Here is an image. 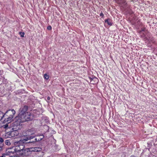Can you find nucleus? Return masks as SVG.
I'll list each match as a JSON object with an SVG mask.
<instances>
[{
	"instance_id": "f8f14e48",
	"label": "nucleus",
	"mask_w": 157,
	"mask_h": 157,
	"mask_svg": "<svg viewBox=\"0 0 157 157\" xmlns=\"http://www.w3.org/2000/svg\"><path fill=\"white\" fill-rule=\"evenodd\" d=\"M5 143L7 145H10V143L9 140H6L5 141Z\"/></svg>"
},
{
	"instance_id": "ddd939ff",
	"label": "nucleus",
	"mask_w": 157,
	"mask_h": 157,
	"mask_svg": "<svg viewBox=\"0 0 157 157\" xmlns=\"http://www.w3.org/2000/svg\"><path fill=\"white\" fill-rule=\"evenodd\" d=\"M44 78L47 80H48L49 78V75L46 74H44Z\"/></svg>"
},
{
	"instance_id": "412c9836",
	"label": "nucleus",
	"mask_w": 157,
	"mask_h": 157,
	"mask_svg": "<svg viewBox=\"0 0 157 157\" xmlns=\"http://www.w3.org/2000/svg\"><path fill=\"white\" fill-rule=\"evenodd\" d=\"M5 157V156H3V155H2V156H1V157Z\"/></svg>"
},
{
	"instance_id": "aec40b11",
	"label": "nucleus",
	"mask_w": 157,
	"mask_h": 157,
	"mask_svg": "<svg viewBox=\"0 0 157 157\" xmlns=\"http://www.w3.org/2000/svg\"><path fill=\"white\" fill-rule=\"evenodd\" d=\"M145 30H141V31H140V32L141 33V32H142L143 31H144Z\"/></svg>"
},
{
	"instance_id": "dca6fc26",
	"label": "nucleus",
	"mask_w": 157,
	"mask_h": 157,
	"mask_svg": "<svg viewBox=\"0 0 157 157\" xmlns=\"http://www.w3.org/2000/svg\"><path fill=\"white\" fill-rule=\"evenodd\" d=\"M47 29H52V27L51 26H48L47 28Z\"/></svg>"
},
{
	"instance_id": "a211bd4d",
	"label": "nucleus",
	"mask_w": 157,
	"mask_h": 157,
	"mask_svg": "<svg viewBox=\"0 0 157 157\" xmlns=\"http://www.w3.org/2000/svg\"><path fill=\"white\" fill-rule=\"evenodd\" d=\"M2 145H1V146H0V151L2 150Z\"/></svg>"
},
{
	"instance_id": "f3484780",
	"label": "nucleus",
	"mask_w": 157,
	"mask_h": 157,
	"mask_svg": "<svg viewBox=\"0 0 157 157\" xmlns=\"http://www.w3.org/2000/svg\"><path fill=\"white\" fill-rule=\"evenodd\" d=\"M100 16L101 17H103L104 16V14H103L102 13H100Z\"/></svg>"
},
{
	"instance_id": "9d476101",
	"label": "nucleus",
	"mask_w": 157,
	"mask_h": 157,
	"mask_svg": "<svg viewBox=\"0 0 157 157\" xmlns=\"http://www.w3.org/2000/svg\"><path fill=\"white\" fill-rule=\"evenodd\" d=\"M105 22H107V24L109 25H111L112 23L110 19H107L105 21Z\"/></svg>"
},
{
	"instance_id": "0eeeda50",
	"label": "nucleus",
	"mask_w": 157,
	"mask_h": 157,
	"mask_svg": "<svg viewBox=\"0 0 157 157\" xmlns=\"http://www.w3.org/2000/svg\"><path fill=\"white\" fill-rule=\"evenodd\" d=\"M28 109V107L27 105H25L21 109V110L20 113H19V115L22 114L23 113H26V112Z\"/></svg>"
},
{
	"instance_id": "2eb2a0df",
	"label": "nucleus",
	"mask_w": 157,
	"mask_h": 157,
	"mask_svg": "<svg viewBox=\"0 0 157 157\" xmlns=\"http://www.w3.org/2000/svg\"><path fill=\"white\" fill-rule=\"evenodd\" d=\"M4 142V140L2 138H0V145H3V144H2Z\"/></svg>"
},
{
	"instance_id": "9b49d317",
	"label": "nucleus",
	"mask_w": 157,
	"mask_h": 157,
	"mask_svg": "<svg viewBox=\"0 0 157 157\" xmlns=\"http://www.w3.org/2000/svg\"><path fill=\"white\" fill-rule=\"evenodd\" d=\"M8 124H4L3 125H2V127L3 128H4L5 129H7L8 128H9L10 127H8Z\"/></svg>"
},
{
	"instance_id": "4be33fe9",
	"label": "nucleus",
	"mask_w": 157,
	"mask_h": 157,
	"mask_svg": "<svg viewBox=\"0 0 157 157\" xmlns=\"http://www.w3.org/2000/svg\"><path fill=\"white\" fill-rule=\"evenodd\" d=\"M35 139L36 140V139Z\"/></svg>"
},
{
	"instance_id": "5701e85b",
	"label": "nucleus",
	"mask_w": 157,
	"mask_h": 157,
	"mask_svg": "<svg viewBox=\"0 0 157 157\" xmlns=\"http://www.w3.org/2000/svg\"><path fill=\"white\" fill-rule=\"evenodd\" d=\"M1 71H0V72Z\"/></svg>"
},
{
	"instance_id": "1a4fd4ad",
	"label": "nucleus",
	"mask_w": 157,
	"mask_h": 157,
	"mask_svg": "<svg viewBox=\"0 0 157 157\" xmlns=\"http://www.w3.org/2000/svg\"><path fill=\"white\" fill-rule=\"evenodd\" d=\"M4 114H3V113L0 111V121L4 119Z\"/></svg>"
},
{
	"instance_id": "f257e3e1",
	"label": "nucleus",
	"mask_w": 157,
	"mask_h": 157,
	"mask_svg": "<svg viewBox=\"0 0 157 157\" xmlns=\"http://www.w3.org/2000/svg\"><path fill=\"white\" fill-rule=\"evenodd\" d=\"M31 137H26L25 139H22L19 141L14 143V149L16 152V154L20 156H24L25 155L26 152H28V149H25L24 143H30V142H27L29 140L31 139Z\"/></svg>"
},
{
	"instance_id": "4468645a",
	"label": "nucleus",
	"mask_w": 157,
	"mask_h": 157,
	"mask_svg": "<svg viewBox=\"0 0 157 157\" xmlns=\"http://www.w3.org/2000/svg\"><path fill=\"white\" fill-rule=\"evenodd\" d=\"M19 34L21 37H23L25 35V33L24 32H19Z\"/></svg>"
},
{
	"instance_id": "20e7f679",
	"label": "nucleus",
	"mask_w": 157,
	"mask_h": 157,
	"mask_svg": "<svg viewBox=\"0 0 157 157\" xmlns=\"http://www.w3.org/2000/svg\"><path fill=\"white\" fill-rule=\"evenodd\" d=\"M6 152L8 155L11 156H14L16 154V152L14 147H10L7 149L6 150Z\"/></svg>"
},
{
	"instance_id": "7ed1b4c3",
	"label": "nucleus",
	"mask_w": 157,
	"mask_h": 157,
	"mask_svg": "<svg viewBox=\"0 0 157 157\" xmlns=\"http://www.w3.org/2000/svg\"><path fill=\"white\" fill-rule=\"evenodd\" d=\"M31 116V113L29 112H27L26 113L19 115V117L20 118L21 122H24L30 121Z\"/></svg>"
},
{
	"instance_id": "f03ea898",
	"label": "nucleus",
	"mask_w": 157,
	"mask_h": 157,
	"mask_svg": "<svg viewBox=\"0 0 157 157\" xmlns=\"http://www.w3.org/2000/svg\"><path fill=\"white\" fill-rule=\"evenodd\" d=\"M15 113V111L14 109H9L7 110L4 114V122H8L9 123L13 120V118Z\"/></svg>"
},
{
	"instance_id": "423d86ee",
	"label": "nucleus",
	"mask_w": 157,
	"mask_h": 157,
	"mask_svg": "<svg viewBox=\"0 0 157 157\" xmlns=\"http://www.w3.org/2000/svg\"><path fill=\"white\" fill-rule=\"evenodd\" d=\"M17 118L18 119H16L17 120L15 121L13 123V126L14 127H17L19 126L21 123L22 122H21V121L19 117Z\"/></svg>"
},
{
	"instance_id": "6e6552de",
	"label": "nucleus",
	"mask_w": 157,
	"mask_h": 157,
	"mask_svg": "<svg viewBox=\"0 0 157 157\" xmlns=\"http://www.w3.org/2000/svg\"><path fill=\"white\" fill-rule=\"evenodd\" d=\"M30 149H28L29 151H32L39 152L42 151V149L40 147H35L30 148Z\"/></svg>"
},
{
	"instance_id": "39448f33",
	"label": "nucleus",
	"mask_w": 157,
	"mask_h": 157,
	"mask_svg": "<svg viewBox=\"0 0 157 157\" xmlns=\"http://www.w3.org/2000/svg\"><path fill=\"white\" fill-rule=\"evenodd\" d=\"M19 132L17 130H15L8 132L7 133L8 137L12 138L14 137L17 136L19 134Z\"/></svg>"
},
{
	"instance_id": "6ab92c4d",
	"label": "nucleus",
	"mask_w": 157,
	"mask_h": 157,
	"mask_svg": "<svg viewBox=\"0 0 157 157\" xmlns=\"http://www.w3.org/2000/svg\"><path fill=\"white\" fill-rule=\"evenodd\" d=\"M47 98L48 100H50V98L49 97H48Z\"/></svg>"
}]
</instances>
